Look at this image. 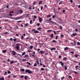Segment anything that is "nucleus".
<instances>
[{
	"label": "nucleus",
	"mask_w": 80,
	"mask_h": 80,
	"mask_svg": "<svg viewBox=\"0 0 80 80\" xmlns=\"http://www.w3.org/2000/svg\"><path fill=\"white\" fill-rule=\"evenodd\" d=\"M51 20H52V18H50L49 20H46L45 21H48V22H46V23H50L52 24H55V25H57V23L54 22L53 21H51Z\"/></svg>",
	"instance_id": "f257e3e1"
},
{
	"label": "nucleus",
	"mask_w": 80,
	"mask_h": 80,
	"mask_svg": "<svg viewBox=\"0 0 80 80\" xmlns=\"http://www.w3.org/2000/svg\"><path fill=\"white\" fill-rule=\"evenodd\" d=\"M26 73H28L29 74H30V73H32V72L30 70L28 69H26L25 71Z\"/></svg>",
	"instance_id": "f03ea898"
},
{
	"label": "nucleus",
	"mask_w": 80,
	"mask_h": 80,
	"mask_svg": "<svg viewBox=\"0 0 80 80\" xmlns=\"http://www.w3.org/2000/svg\"><path fill=\"white\" fill-rule=\"evenodd\" d=\"M23 17V15L21 16L20 17H17L15 18V20H20V19L22 18V17Z\"/></svg>",
	"instance_id": "7ed1b4c3"
},
{
	"label": "nucleus",
	"mask_w": 80,
	"mask_h": 80,
	"mask_svg": "<svg viewBox=\"0 0 80 80\" xmlns=\"http://www.w3.org/2000/svg\"><path fill=\"white\" fill-rule=\"evenodd\" d=\"M16 45L17 47H16V48L18 50H19V49L20 48V45H19V44H16Z\"/></svg>",
	"instance_id": "20e7f679"
},
{
	"label": "nucleus",
	"mask_w": 80,
	"mask_h": 80,
	"mask_svg": "<svg viewBox=\"0 0 80 80\" xmlns=\"http://www.w3.org/2000/svg\"><path fill=\"white\" fill-rule=\"evenodd\" d=\"M15 13L16 15H18L19 13H20V12H19V10H17L16 11Z\"/></svg>",
	"instance_id": "39448f33"
},
{
	"label": "nucleus",
	"mask_w": 80,
	"mask_h": 80,
	"mask_svg": "<svg viewBox=\"0 0 80 80\" xmlns=\"http://www.w3.org/2000/svg\"><path fill=\"white\" fill-rule=\"evenodd\" d=\"M38 20L39 22V23H42V21H43V19L42 18H41V17H39L38 18Z\"/></svg>",
	"instance_id": "423d86ee"
},
{
	"label": "nucleus",
	"mask_w": 80,
	"mask_h": 80,
	"mask_svg": "<svg viewBox=\"0 0 80 80\" xmlns=\"http://www.w3.org/2000/svg\"><path fill=\"white\" fill-rule=\"evenodd\" d=\"M60 63H61V65L62 67H63V65H64V63H63V62L62 61H60L59 62Z\"/></svg>",
	"instance_id": "0eeeda50"
},
{
	"label": "nucleus",
	"mask_w": 80,
	"mask_h": 80,
	"mask_svg": "<svg viewBox=\"0 0 80 80\" xmlns=\"http://www.w3.org/2000/svg\"><path fill=\"white\" fill-rule=\"evenodd\" d=\"M39 53H40L41 54H43L45 53V51H43L42 50H41L39 52Z\"/></svg>",
	"instance_id": "6e6552de"
},
{
	"label": "nucleus",
	"mask_w": 80,
	"mask_h": 80,
	"mask_svg": "<svg viewBox=\"0 0 80 80\" xmlns=\"http://www.w3.org/2000/svg\"><path fill=\"white\" fill-rule=\"evenodd\" d=\"M12 53L13 55L15 56L16 55V52H15L14 51H12Z\"/></svg>",
	"instance_id": "1a4fd4ad"
},
{
	"label": "nucleus",
	"mask_w": 80,
	"mask_h": 80,
	"mask_svg": "<svg viewBox=\"0 0 80 80\" xmlns=\"http://www.w3.org/2000/svg\"><path fill=\"white\" fill-rule=\"evenodd\" d=\"M67 50H70V48L68 47L65 48L64 49V50L65 51Z\"/></svg>",
	"instance_id": "9d476101"
},
{
	"label": "nucleus",
	"mask_w": 80,
	"mask_h": 80,
	"mask_svg": "<svg viewBox=\"0 0 80 80\" xmlns=\"http://www.w3.org/2000/svg\"><path fill=\"white\" fill-rule=\"evenodd\" d=\"M50 50H56V48H50Z\"/></svg>",
	"instance_id": "9b49d317"
},
{
	"label": "nucleus",
	"mask_w": 80,
	"mask_h": 80,
	"mask_svg": "<svg viewBox=\"0 0 80 80\" xmlns=\"http://www.w3.org/2000/svg\"><path fill=\"white\" fill-rule=\"evenodd\" d=\"M36 4H37V2L33 1L32 3L33 5H36Z\"/></svg>",
	"instance_id": "f8f14e48"
},
{
	"label": "nucleus",
	"mask_w": 80,
	"mask_h": 80,
	"mask_svg": "<svg viewBox=\"0 0 80 80\" xmlns=\"http://www.w3.org/2000/svg\"><path fill=\"white\" fill-rule=\"evenodd\" d=\"M19 12H20V13L22 14L23 13V10L21 9L19 10Z\"/></svg>",
	"instance_id": "ddd939ff"
},
{
	"label": "nucleus",
	"mask_w": 80,
	"mask_h": 80,
	"mask_svg": "<svg viewBox=\"0 0 80 80\" xmlns=\"http://www.w3.org/2000/svg\"><path fill=\"white\" fill-rule=\"evenodd\" d=\"M34 33H39V32L37 30H36L34 32Z\"/></svg>",
	"instance_id": "4468645a"
},
{
	"label": "nucleus",
	"mask_w": 80,
	"mask_h": 80,
	"mask_svg": "<svg viewBox=\"0 0 80 80\" xmlns=\"http://www.w3.org/2000/svg\"><path fill=\"white\" fill-rule=\"evenodd\" d=\"M77 35V33H72V35L73 36V37H75L76 35Z\"/></svg>",
	"instance_id": "2eb2a0df"
},
{
	"label": "nucleus",
	"mask_w": 80,
	"mask_h": 80,
	"mask_svg": "<svg viewBox=\"0 0 80 80\" xmlns=\"http://www.w3.org/2000/svg\"><path fill=\"white\" fill-rule=\"evenodd\" d=\"M51 16H52L51 15H47V18H49V17H51Z\"/></svg>",
	"instance_id": "dca6fc26"
},
{
	"label": "nucleus",
	"mask_w": 80,
	"mask_h": 80,
	"mask_svg": "<svg viewBox=\"0 0 80 80\" xmlns=\"http://www.w3.org/2000/svg\"><path fill=\"white\" fill-rule=\"evenodd\" d=\"M50 37L51 38H53V34H52L50 36Z\"/></svg>",
	"instance_id": "f3484780"
},
{
	"label": "nucleus",
	"mask_w": 80,
	"mask_h": 80,
	"mask_svg": "<svg viewBox=\"0 0 80 80\" xmlns=\"http://www.w3.org/2000/svg\"><path fill=\"white\" fill-rule=\"evenodd\" d=\"M37 30H39V31H40V30H42V28H38Z\"/></svg>",
	"instance_id": "a211bd4d"
},
{
	"label": "nucleus",
	"mask_w": 80,
	"mask_h": 80,
	"mask_svg": "<svg viewBox=\"0 0 80 80\" xmlns=\"http://www.w3.org/2000/svg\"><path fill=\"white\" fill-rule=\"evenodd\" d=\"M13 63H14V61H13V60L11 61L10 62V63H11V64H13Z\"/></svg>",
	"instance_id": "6ab92c4d"
},
{
	"label": "nucleus",
	"mask_w": 80,
	"mask_h": 80,
	"mask_svg": "<svg viewBox=\"0 0 80 80\" xmlns=\"http://www.w3.org/2000/svg\"><path fill=\"white\" fill-rule=\"evenodd\" d=\"M2 52L3 53H6V52H7V51L5 50H3Z\"/></svg>",
	"instance_id": "aec40b11"
},
{
	"label": "nucleus",
	"mask_w": 80,
	"mask_h": 80,
	"mask_svg": "<svg viewBox=\"0 0 80 80\" xmlns=\"http://www.w3.org/2000/svg\"><path fill=\"white\" fill-rule=\"evenodd\" d=\"M52 43H56L57 42V41H56V40H53L52 41Z\"/></svg>",
	"instance_id": "412c9836"
},
{
	"label": "nucleus",
	"mask_w": 80,
	"mask_h": 80,
	"mask_svg": "<svg viewBox=\"0 0 80 80\" xmlns=\"http://www.w3.org/2000/svg\"><path fill=\"white\" fill-rule=\"evenodd\" d=\"M58 20H59V21H60V22H62V18H58Z\"/></svg>",
	"instance_id": "4be33fe9"
},
{
	"label": "nucleus",
	"mask_w": 80,
	"mask_h": 80,
	"mask_svg": "<svg viewBox=\"0 0 80 80\" xmlns=\"http://www.w3.org/2000/svg\"><path fill=\"white\" fill-rule=\"evenodd\" d=\"M26 53L25 52H22V56H23V55H25Z\"/></svg>",
	"instance_id": "5701e85b"
},
{
	"label": "nucleus",
	"mask_w": 80,
	"mask_h": 80,
	"mask_svg": "<svg viewBox=\"0 0 80 80\" xmlns=\"http://www.w3.org/2000/svg\"><path fill=\"white\" fill-rule=\"evenodd\" d=\"M79 67H80V66H76V67H75V68L76 70H77V68H79Z\"/></svg>",
	"instance_id": "b1692460"
},
{
	"label": "nucleus",
	"mask_w": 80,
	"mask_h": 80,
	"mask_svg": "<svg viewBox=\"0 0 80 80\" xmlns=\"http://www.w3.org/2000/svg\"><path fill=\"white\" fill-rule=\"evenodd\" d=\"M21 71H22V72H24L25 70L23 68H22L20 69Z\"/></svg>",
	"instance_id": "393cba45"
},
{
	"label": "nucleus",
	"mask_w": 80,
	"mask_h": 80,
	"mask_svg": "<svg viewBox=\"0 0 80 80\" xmlns=\"http://www.w3.org/2000/svg\"><path fill=\"white\" fill-rule=\"evenodd\" d=\"M29 47L30 48V49H32L33 47V46H29Z\"/></svg>",
	"instance_id": "a878e982"
},
{
	"label": "nucleus",
	"mask_w": 80,
	"mask_h": 80,
	"mask_svg": "<svg viewBox=\"0 0 80 80\" xmlns=\"http://www.w3.org/2000/svg\"><path fill=\"white\" fill-rule=\"evenodd\" d=\"M0 80H5V78H0Z\"/></svg>",
	"instance_id": "bb28decb"
},
{
	"label": "nucleus",
	"mask_w": 80,
	"mask_h": 80,
	"mask_svg": "<svg viewBox=\"0 0 80 80\" xmlns=\"http://www.w3.org/2000/svg\"><path fill=\"white\" fill-rule=\"evenodd\" d=\"M42 3V1H40L39 2L38 5H40V4Z\"/></svg>",
	"instance_id": "cd10ccee"
},
{
	"label": "nucleus",
	"mask_w": 80,
	"mask_h": 80,
	"mask_svg": "<svg viewBox=\"0 0 80 80\" xmlns=\"http://www.w3.org/2000/svg\"><path fill=\"white\" fill-rule=\"evenodd\" d=\"M4 75H7V71L5 72V73H4Z\"/></svg>",
	"instance_id": "c85d7f7f"
},
{
	"label": "nucleus",
	"mask_w": 80,
	"mask_h": 80,
	"mask_svg": "<svg viewBox=\"0 0 80 80\" xmlns=\"http://www.w3.org/2000/svg\"><path fill=\"white\" fill-rule=\"evenodd\" d=\"M67 59V57H65L64 58H63V60H66Z\"/></svg>",
	"instance_id": "c756f323"
},
{
	"label": "nucleus",
	"mask_w": 80,
	"mask_h": 80,
	"mask_svg": "<svg viewBox=\"0 0 80 80\" xmlns=\"http://www.w3.org/2000/svg\"><path fill=\"white\" fill-rule=\"evenodd\" d=\"M29 25V24L28 23H27L25 24V26L26 27H27L28 25Z\"/></svg>",
	"instance_id": "7c9ffc66"
},
{
	"label": "nucleus",
	"mask_w": 80,
	"mask_h": 80,
	"mask_svg": "<svg viewBox=\"0 0 80 80\" xmlns=\"http://www.w3.org/2000/svg\"><path fill=\"white\" fill-rule=\"evenodd\" d=\"M62 3H63V2H62V1H61L59 2L58 5H60V4H62Z\"/></svg>",
	"instance_id": "2f4dec72"
},
{
	"label": "nucleus",
	"mask_w": 80,
	"mask_h": 80,
	"mask_svg": "<svg viewBox=\"0 0 80 80\" xmlns=\"http://www.w3.org/2000/svg\"><path fill=\"white\" fill-rule=\"evenodd\" d=\"M73 42L74 43V45H76V44L77 43V42H76L75 41H74Z\"/></svg>",
	"instance_id": "473e14b6"
},
{
	"label": "nucleus",
	"mask_w": 80,
	"mask_h": 80,
	"mask_svg": "<svg viewBox=\"0 0 80 80\" xmlns=\"http://www.w3.org/2000/svg\"><path fill=\"white\" fill-rule=\"evenodd\" d=\"M27 63H28V65H31V63H30L29 62H27Z\"/></svg>",
	"instance_id": "72a5a7b5"
},
{
	"label": "nucleus",
	"mask_w": 80,
	"mask_h": 80,
	"mask_svg": "<svg viewBox=\"0 0 80 80\" xmlns=\"http://www.w3.org/2000/svg\"><path fill=\"white\" fill-rule=\"evenodd\" d=\"M8 74H10V73H11V72H10L9 71H8Z\"/></svg>",
	"instance_id": "f704fd0d"
},
{
	"label": "nucleus",
	"mask_w": 80,
	"mask_h": 80,
	"mask_svg": "<svg viewBox=\"0 0 80 80\" xmlns=\"http://www.w3.org/2000/svg\"><path fill=\"white\" fill-rule=\"evenodd\" d=\"M43 8V6H41V10H42Z\"/></svg>",
	"instance_id": "c9c22d12"
},
{
	"label": "nucleus",
	"mask_w": 80,
	"mask_h": 80,
	"mask_svg": "<svg viewBox=\"0 0 80 80\" xmlns=\"http://www.w3.org/2000/svg\"><path fill=\"white\" fill-rule=\"evenodd\" d=\"M41 70L42 71H44V68H41Z\"/></svg>",
	"instance_id": "e433bc0d"
},
{
	"label": "nucleus",
	"mask_w": 80,
	"mask_h": 80,
	"mask_svg": "<svg viewBox=\"0 0 80 80\" xmlns=\"http://www.w3.org/2000/svg\"><path fill=\"white\" fill-rule=\"evenodd\" d=\"M3 34L4 35H7V34H8V32H4L3 33Z\"/></svg>",
	"instance_id": "4c0bfd02"
},
{
	"label": "nucleus",
	"mask_w": 80,
	"mask_h": 80,
	"mask_svg": "<svg viewBox=\"0 0 80 80\" xmlns=\"http://www.w3.org/2000/svg\"><path fill=\"white\" fill-rule=\"evenodd\" d=\"M58 36H56L55 39L56 40H57L58 39Z\"/></svg>",
	"instance_id": "58836bf2"
},
{
	"label": "nucleus",
	"mask_w": 80,
	"mask_h": 80,
	"mask_svg": "<svg viewBox=\"0 0 80 80\" xmlns=\"http://www.w3.org/2000/svg\"><path fill=\"white\" fill-rule=\"evenodd\" d=\"M37 64L36 63H34V67H37Z\"/></svg>",
	"instance_id": "ea45409f"
},
{
	"label": "nucleus",
	"mask_w": 80,
	"mask_h": 80,
	"mask_svg": "<svg viewBox=\"0 0 80 80\" xmlns=\"http://www.w3.org/2000/svg\"><path fill=\"white\" fill-rule=\"evenodd\" d=\"M28 57V55H25L24 57V58H25V57Z\"/></svg>",
	"instance_id": "a19ab883"
},
{
	"label": "nucleus",
	"mask_w": 80,
	"mask_h": 80,
	"mask_svg": "<svg viewBox=\"0 0 80 80\" xmlns=\"http://www.w3.org/2000/svg\"><path fill=\"white\" fill-rule=\"evenodd\" d=\"M13 13V11H10L9 12V13Z\"/></svg>",
	"instance_id": "79ce46f5"
},
{
	"label": "nucleus",
	"mask_w": 80,
	"mask_h": 80,
	"mask_svg": "<svg viewBox=\"0 0 80 80\" xmlns=\"http://www.w3.org/2000/svg\"><path fill=\"white\" fill-rule=\"evenodd\" d=\"M21 39L22 40H23V35H22V36H21Z\"/></svg>",
	"instance_id": "37998d69"
},
{
	"label": "nucleus",
	"mask_w": 80,
	"mask_h": 80,
	"mask_svg": "<svg viewBox=\"0 0 80 80\" xmlns=\"http://www.w3.org/2000/svg\"><path fill=\"white\" fill-rule=\"evenodd\" d=\"M67 67L66 66L65 67V70H67Z\"/></svg>",
	"instance_id": "c03bdc74"
},
{
	"label": "nucleus",
	"mask_w": 80,
	"mask_h": 80,
	"mask_svg": "<svg viewBox=\"0 0 80 80\" xmlns=\"http://www.w3.org/2000/svg\"><path fill=\"white\" fill-rule=\"evenodd\" d=\"M24 79H25V80H27V77H26V76H24Z\"/></svg>",
	"instance_id": "a18cd8bd"
},
{
	"label": "nucleus",
	"mask_w": 80,
	"mask_h": 80,
	"mask_svg": "<svg viewBox=\"0 0 80 80\" xmlns=\"http://www.w3.org/2000/svg\"><path fill=\"white\" fill-rule=\"evenodd\" d=\"M20 78H23L24 77V75H22L20 76Z\"/></svg>",
	"instance_id": "49530a36"
},
{
	"label": "nucleus",
	"mask_w": 80,
	"mask_h": 80,
	"mask_svg": "<svg viewBox=\"0 0 80 80\" xmlns=\"http://www.w3.org/2000/svg\"><path fill=\"white\" fill-rule=\"evenodd\" d=\"M51 30H48L47 31V32H51Z\"/></svg>",
	"instance_id": "de8ad7c7"
},
{
	"label": "nucleus",
	"mask_w": 80,
	"mask_h": 80,
	"mask_svg": "<svg viewBox=\"0 0 80 80\" xmlns=\"http://www.w3.org/2000/svg\"><path fill=\"white\" fill-rule=\"evenodd\" d=\"M33 18H35V19L37 18V16H34L33 17Z\"/></svg>",
	"instance_id": "09e8293b"
},
{
	"label": "nucleus",
	"mask_w": 80,
	"mask_h": 80,
	"mask_svg": "<svg viewBox=\"0 0 80 80\" xmlns=\"http://www.w3.org/2000/svg\"><path fill=\"white\" fill-rule=\"evenodd\" d=\"M71 44L72 45V46H74V45L73 44V42H71Z\"/></svg>",
	"instance_id": "8fccbe9b"
},
{
	"label": "nucleus",
	"mask_w": 80,
	"mask_h": 80,
	"mask_svg": "<svg viewBox=\"0 0 80 80\" xmlns=\"http://www.w3.org/2000/svg\"><path fill=\"white\" fill-rule=\"evenodd\" d=\"M60 37L61 38H63V35L61 34V35Z\"/></svg>",
	"instance_id": "3c124183"
},
{
	"label": "nucleus",
	"mask_w": 80,
	"mask_h": 80,
	"mask_svg": "<svg viewBox=\"0 0 80 80\" xmlns=\"http://www.w3.org/2000/svg\"><path fill=\"white\" fill-rule=\"evenodd\" d=\"M29 14H28L26 15V18H28L29 17H28V16L29 15Z\"/></svg>",
	"instance_id": "603ef678"
},
{
	"label": "nucleus",
	"mask_w": 80,
	"mask_h": 80,
	"mask_svg": "<svg viewBox=\"0 0 80 80\" xmlns=\"http://www.w3.org/2000/svg\"><path fill=\"white\" fill-rule=\"evenodd\" d=\"M59 27L60 28V30H62V27L60 26Z\"/></svg>",
	"instance_id": "864d4df0"
},
{
	"label": "nucleus",
	"mask_w": 80,
	"mask_h": 80,
	"mask_svg": "<svg viewBox=\"0 0 80 80\" xmlns=\"http://www.w3.org/2000/svg\"><path fill=\"white\" fill-rule=\"evenodd\" d=\"M53 32L54 33L55 35H56V34H57V33H56V32H55V31H53Z\"/></svg>",
	"instance_id": "5fc2aeb1"
},
{
	"label": "nucleus",
	"mask_w": 80,
	"mask_h": 80,
	"mask_svg": "<svg viewBox=\"0 0 80 80\" xmlns=\"http://www.w3.org/2000/svg\"><path fill=\"white\" fill-rule=\"evenodd\" d=\"M16 40H17V39L15 38L13 39V41H14V42H16Z\"/></svg>",
	"instance_id": "6e6d98bb"
},
{
	"label": "nucleus",
	"mask_w": 80,
	"mask_h": 80,
	"mask_svg": "<svg viewBox=\"0 0 80 80\" xmlns=\"http://www.w3.org/2000/svg\"><path fill=\"white\" fill-rule=\"evenodd\" d=\"M66 12V11L65 9L63 10L62 11V12L63 13H64V12Z\"/></svg>",
	"instance_id": "4d7b16f0"
},
{
	"label": "nucleus",
	"mask_w": 80,
	"mask_h": 80,
	"mask_svg": "<svg viewBox=\"0 0 80 80\" xmlns=\"http://www.w3.org/2000/svg\"><path fill=\"white\" fill-rule=\"evenodd\" d=\"M77 44H78V45H80V42H78Z\"/></svg>",
	"instance_id": "13d9d810"
},
{
	"label": "nucleus",
	"mask_w": 80,
	"mask_h": 80,
	"mask_svg": "<svg viewBox=\"0 0 80 80\" xmlns=\"http://www.w3.org/2000/svg\"><path fill=\"white\" fill-rule=\"evenodd\" d=\"M40 49H39V48L38 49H37L38 52H39V51H40Z\"/></svg>",
	"instance_id": "bf43d9fd"
},
{
	"label": "nucleus",
	"mask_w": 80,
	"mask_h": 80,
	"mask_svg": "<svg viewBox=\"0 0 80 80\" xmlns=\"http://www.w3.org/2000/svg\"><path fill=\"white\" fill-rule=\"evenodd\" d=\"M52 18H55V16L53 15L52 16Z\"/></svg>",
	"instance_id": "052dcab7"
},
{
	"label": "nucleus",
	"mask_w": 80,
	"mask_h": 80,
	"mask_svg": "<svg viewBox=\"0 0 80 80\" xmlns=\"http://www.w3.org/2000/svg\"><path fill=\"white\" fill-rule=\"evenodd\" d=\"M58 58H62V56L61 55L59 56Z\"/></svg>",
	"instance_id": "680f3d73"
},
{
	"label": "nucleus",
	"mask_w": 80,
	"mask_h": 80,
	"mask_svg": "<svg viewBox=\"0 0 80 80\" xmlns=\"http://www.w3.org/2000/svg\"><path fill=\"white\" fill-rule=\"evenodd\" d=\"M32 23V20H31L30 21V23Z\"/></svg>",
	"instance_id": "e2e57ef3"
},
{
	"label": "nucleus",
	"mask_w": 80,
	"mask_h": 80,
	"mask_svg": "<svg viewBox=\"0 0 80 80\" xmlns=\"http://www.w3.org/2000/svg\"><path fill=\"white\" fill-rule=\"evenodd\" d=\"M40 25V23H37V26H39Z\"/></svg>",
	"instance_id": "0e129e2a"
},
{
	"label": "nucleus",
	"mask_w": 80,
	"mask_h": 80,
	"mask_svg": "<svg viewBox=\"0 0 80 80\" xmlns=\"http://www.w3.org/2000/svg\"><path fill=\"white\" fill-rule=\"evenodd\" d=\"M74 73H76V74H77L78 73V72H76L75 71H73Z\"/></svg>",
	"instance_id": "69168bd1"
},
{
	"label": "nucleus",
	"mask_w": 80,
	"mask_h": 80,
	"mask_svg": "<svg viewBox=\"0 0 80 80\" xmlns=\"http://www.w3.org/2000/svg\"><path fill=\"white\" fill-rule=\"evenodd\" d=\"M7 60H8V62H10V59L9 58H8L7 59Z\"/></svg>",
	"instance_id": "338daca9"
},
{
	"label": "nucleus",
	"mask_w": 80,
	"mask_h": 80,
	"mask_svg": "<svg viewBox=\"0 0 80 80\" xmlns=\"http://www.w3.org/2000/svg\"><path fill=\"white\" fill-rule=\"evenodd\" d=\"M64 78H65V77H62V78H61V80H62L63 79H64Z\"/></svg>",
	"instance_id": "774afa93"
}]
</instances>
